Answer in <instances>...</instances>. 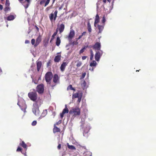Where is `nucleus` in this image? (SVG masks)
<instances>
[{"mask_svg":"<svg viewBox=\"0 0 156 156\" xmlns=\"http://www.w3.org/2000/svg\"><path fill=\"white\" fill-rule=\"evenodd\" d=\"M64 4H62L61 5V6L58 9L59 10H61L62 9L63 6H64Z\"/></svg>","mask_w":156,"mask_h":156,"instance_id":"a18cd8bd","label":"nucleus"},{"mask_svg":"<svg viewBox=\"0 0 156 156\" xmlns=\"http://www.w3.org/2000/svg\"><path fill=\"white\" fill-rule=\"evenodd\" d=\"M103 51L102 50H100L97 51L95 54V58L96 61H98L99 60L103 54Z\"/></svg>","mask_w":156,"mask_h":156,"instance_id":"0eeeda50","label":"nucleus"},{"mask_svg":"<svg viewBox=\"0 0 156 156\" xmlns=\"http://www.w3.org/2000/svg\"><path fill=\"white\" fill-rule=\"evenodd\" d=\"M56 0H52V4H53L55 2Z\"/></svg>","mask_w":156,"mask_h":156,"instance_id":"13d9d810","label":"nucleus"},{"mask_svg":"<svg viewBox=\"0 0 156 156\" xmlns=\"http://www.w3.org/2000/svg\"><path fill=\"white\" fill-rule=\"evenodd\" d=\"M81 97H78L77 102L78 103H79L81 101Z\"/></svg>","mask_w":156,"mask_h":156,"instance_id":"49530a36","label":"nucleus"},{"mask_svg":"<svg viewBox=\"0 0 156 156\" xmlns=\"http://www.w3.org/2000/svg\"><path fill=\"white\" fill-rule=\"evenodd\" d=\"M35 27H36V29L37 30V31H39V28H38V27H37V26H35Z\"/></svg>","mask_w":156,"mask_h":156,"instance_id":"6e6d98bb","label":"nucleus"},{"mask_svg":"<svg viewBox=\"0 0 156 156\" xmlns=\"http://www.w3.org/2000/svg\"><path fill=\"white\" fill-rule=\"evenodd\" d=\"M10 2L9 0H6L5 5L6 6H9L10 5Z\"/></svg>","mask_w":156,"mask_h":156,"instance_id":"c9c22d12","label":"nucleus"},{"mask_svg":"<svg viewBox=\"0 0 156 156\" xmlns=\"http://www.w3.org/2000/svg\"><path fill=\"white\" fill-rule=\"evenodd\" d=\"M87 58L86 56H83L82 57V59L83 60H85Z\"/></svg>","mask_w":156,"mask_h":156,"instance_id":"de8ad7c7","label":"nucleus"},{"mask_svg":"<svg viewBox=\"0 0 156 156\" xmlns=\"http://www.w3.org/2000/svg\"><path fill=\"white\" fill-rule=\"evenodd\" d=\"M105 21H106V20L105 19V16H104L102 18V23L103 24H104L103 25H105Z\"/></svg>","mask_w":156,"mask_h":156,"instance_id":"4c0bfd02","label":"nucleus"},{"mask_svg":"<svg viewBox=\"0 0 156 156\" xmlns=\"http://www.w3.org/2000/svg\"><path fill=\"white\" fill-rule=\"evenodd\" d=\"M37 123L36 121H34L32 123V125L33 126H35L36 125Z\"/></svg>","mask_w":156,"mask_h":156,"instance_id":"a19ab883","label":"nucleus"},{"mask_svg":"<svg viewBox=\"0 0 156 156\" xmlns=\"http://www.w3.org/2000/svg\"><path fill=\"white\" fill-rule=\"evenodd\" d=\"M87 33V32L85 31L83 32V33L82 34V36H85L86 35V34Z\"/></svg>","mask_w":156,"mask_h":156,"instance_id":"8fccbe9b","label":"nucleus"},{"mask_svg":"<svg viewBox=\"0 0 156 156\" xmlns=\"http://www.w3.org/2000/svg\"><path fill=\"white\" fill-rule=\"evenodd\" d=\"M23 0H19L20 2H22V1H23Z\"/></svg>","mask_w":156,"mask_h":156,"instance_id":"052dcab7","label":"nucleus"},{"mask_svg":"<svg viewBox=\"0 0 156 156\" xmlns=\"http://www.w3.org/2000/svg\"><path fill=\"white\" fill-rule=\"evenodd\" d=\"M41 37L40 35H39V36L38 37L37 39H36V41L35 44L34 45V46L35 47H37L38 45H39L40 43L41 42Z\"/></svg>","mask_w":156,"mask_h":156,"instance_id":"2eb2a0df","label":"nucleus"},{"mask_svg":"<svg viewBox=\"0 0 156 156\" xmlns=\"http://www.w3.org/2000/svg\"><path fill=\"white\" fill-rule=\"evenodd\" d=\"M87 30H88L89 32V33L90 34L91 33V31H92V29H91V25H90V23H89V22H88L87 24Z\"/></svg>","mask_w":156,"mask_h":156,"instance_id":"b1692460","label":"nucleus"},{"mask_svg":"<svg viewBox=\"0 0 156 156\" xmlns=\"http://www.w3.org/2000/svg\"><path fill=\"white\" fill-rule=\"evenodd\" d=\"M65 29V25L63 24H61L59 25L58 26V27L56 29L55 32H57V34L58 32L59 31V34H61L64 30Z\"/></svg>","mask_w":156,"mask_h":156,"instance_id":"6e6552de","label":"nucleus"},{"mask_svg":"<svg viewBox=\"0 0 156 156\" xmlns=\"http://www.w3.org/2000/svg\"><path fill=\"white\" fill-rule=\"evenodd\" d=\"M61 144H59L57 148L59 150L61 149Z\"/></svg>","mask_w":156,"mask_h":156,"instance_id":"09e8293b","label":"nucleus"},{"mask_svg":"<svg viewBox=\"0 0 156 156\" xmlns=\"http://www.w3.org/2000/svg\"><path fill=\"white\" fill-rule=\"evenodd\" d=\"M101 44L98 42L96 43L92 46L94 49L98 51H100L101 48Z\"/></svg>","mask_w":156,"mask_h":156,"instance_id":"9b49d317","label":"nucleus"},{"mask_svg":"<svg viewBox=\"0 0 156 156\" xmlns=\"http://www.w3.org/2000/svg\"><path fill=\"white\" fill-rule=\"evenodd\" d=\"M20 145L26 149V150L27 149V146L23 141H22L21 143L20 144Z\"/></svg>","mask_w":156,"mask_h":156,"instance_id":"4be33fe9","label":"nucleus"},{"mask_svg":"<svg viewBox=\"0 0 156 156\" xmlns=\"http://www.w3.org/2000/svg\"><path fill=\"white\" fill-rule=\"evenodd\" d=\"M102 1H103V2L104 4H105L106 2V0H103Z\"/></svg>","mask_w":156,"mask_h":156,"instance_id":"4d7b16f0","label":"nucleus"},{"mask_svg":"<svg viewBox=\"0 0 156 156\" xmlns=\"http://www.w3.org/2000/svg\"><path fill=\"white\" fill-rule=\"evenodd\" d=\"M61 55H57L55 56L54 59V61L55 62H59L61 59Z\"/></svg>","mask_w":156,"mask_h":156,"instance_id":"6ab92c4d","label":"nucleus"},{"mask_svg":"<svg viewBox=\"0 0 156 156\" xmlns=\"http://www.w3.org/2000/svg\"><path fill=\"white\" fill-rule=\"evenodd\" d=\"M87 83L86 81L84 80L83 82V83L82 84V85L83 87V89H84V88L86 87Z\"/></svg>","mask_w":156,"mask_h":156,"instance_id":"72a5a7b5","label":"nucleus"},{"mask_svg":"<svg viewBox=\"0 0 156 156\" xmlns=\"http://www.w3.org/2000/svg\"><path fill=\"white\" fill-rule=\"evenodd\" d=\"M50 37H48L47 39H45L43 41V45L45 47H46L48 45V41L49 40Z\"/></svg>","mask_w":156,"mask_h":156,"instance_id":"5701e85b","label":"nucleus"},{"mask_svg":"<svg viewBox=\"0 0 156 156\" xmlns=\"http://www.w3.org/2000/svg\"><path fill=\"white\" fill-rule=\"evenodd\" d=\"M50 0H41L40 2V4L43 5L45 3L44 6H46L49 3Z\"/></svg>","mask_w":156,"mask_h":156,"instance_id":"4468645a","label":"nucleus"},{"mask_svg":"<svg viewBox=\"0 0 156 156\" xmlns=\"http://www.w3.org/2000/svg\"><path fill=\"white\" fill-rule=\"evenodd\" d=\"M82 64V63L80 61H79L76 65V66L77 67H80Z\"/></svg>","mask_w":156,"mask_h":156,"instance_id":"e433bc0d","label":"nucleus"},{"mask_svg":"<svg viewBox=\"0 0 156 156\" xmlns=\"http://www.w3.org/2000/svg\"><path fill=\"white\" fill-rule=\"evenodd\" d=\"M22 149L20 147H18L16 150V151L17 152L20 151L22 152Z\"/></svg>","mask_w":156,"mask_h":156,"instance_id":"ea45409f","label":"nucleus"},{"mask_svg":"<svg viewBox=\"0 0 156 156\" xmlns=\"http://www.w3.org/2000/svg\"><path fill=\"white\" fill-rule=\"evenodd\" d=\"M44 85L41 84L37 85L36 88V91L39 94H42L44 91Z\"/></svg>","mask_w":156,"mask_h":156,"instance_id":"39448f33","label":"nucleus"},{"mask_svg":"<svg viewBox=\"0 0 156 156\" xmlns=\"http://www.w3.org/2000/svg\"><path fill=\"white\" fill-rule=\"evenodd\" d=\"M90 156H91V154H90Z\"/></svg>","mask_w":156,"mask_h":156,"instance_id":"0e129e2a","label":"nucleus"},{"mask_svg":"<svg viewBox=\"0 0 156 156\" xmlns=\"http://www.w3.org/2000/svg\"><path fill=\"white\" fill-rule=\"evenodd\" d=\"M136 70V72H139V70Z\"/></svg>","mask_w":156,"mask_h":156,"instance_id":"680f3d73","label":"nucleus"},{"mask_svg":"<svg viewBox=\"0 0 156 156\" xmlns=\"http://www.w3.org/2000/svg\"><path fill=\"white\" fill-rule=\"evenodd\" d=\"M61 41L59 37H58L57 38L56 41V44L58 46L60 44Z\"/></svg>","mask_w":156,"mask_h":156,"instance_id":"393cba45","label":"nucleus"},{"mask_svg":"<svg viewBox=\"0 0 156 156\" xmlns=\"http://www.w3.org/2000/svg\"><path fill=\"white\" fill-rule=\"evenodd\" d=\"M82 37V35H80V36H79V37L78 38V40H79L80 39V38H81Z\"/></svg>","mask_w":156,"mask_h":156,"instance_id":"864d4df0","label":"nucleus"},{"mask_svg":"<svg viewBox=\"0 0 156 156\" xmlns=\"http://www.w3.org/2000/svg\"><path fill=\"white\" fill-rule=\"evenodd\" d=\"M88 47V46H85L84 47L82 48L80 51L79 54L82 53L85 51V50Z\"/></svg>","mask_w":156,"mask_h":156,"instance_id":"bb28decb","label":"nucleus"},{"mask_svg":"<svg viewBox=\"0 0 156 156\" xmlns=\"http://www.w3.org/2000/svg\"><path fill=\"white\" fill-rule=\"evenodd\" d=\"M100 21L99 20V16L98 14H97L95 18L94 21V26H95V24H97Z\"/></svg>","mask_w":156,"mask_h":156,"instance_id":"aec40b11","label":"nucleus"},{"mask_svg":"<svg viewBox=\"0 0 156 156\" xmlns=\"http://www.w3.org/2000/svg\"><path fill=\"white\" fill-rule=\"evenodd\" d=\"M3 9V6L2 5L0 4V10H2Z\"/></svg>","mask_w":156,"mask_h":156,"instance_id":"603ef678","label":"nucleus"},{"mask_svg":"<svg viewBox=\"0 0 156 156\" xmlns=\"http://www.w3.org/2000/svg\"><path fill=\"white\" fill-rule=\"evenodd\" d=\"M61 122H62V120H60L58 121V122L56 123L55 124V125H58V124H61Z\"/></svg>","mask_w":156,"mask_h":156,"instance_id":"c03bdc74","label":"nucleus"},{"mask_svg":"<svg viewBox=\"0 0 156 156\" xmlns=\"http://www.w3.org/2000/svg\"><path fill=\"white\" fill-rule=\"evenodd\" d=\"M32 111L33 113L36 115H38L39 114V110L37 103H35L33 104Z\"/></svg>","mask_w":156,"mask_h":156,"instance_id":"20e7f679","label":"nucleus"},{"mask_svg":"<svg viewBox=\"0 0 156 156\" xmlns=\"http://www.w3.org/2000/svg\"><path fill=\"white\" fill-rule=\"evenodd\" d=\"M68 147L71 150H75L76 148L75 147L72 145H68Z\"/></svg>","mask_w":156,"mask_h":156,"instance_id":"2f4dec72","label":"nucleus"},{"mask_svg":"<svg viewBox=\"0 0 156 156\" xmlns=\"http://www.w3.org/2000/svg\"><path fill=\"white\" fill-rule=\"evenodd\" d=\"M60 129L57 127L55 126V124H54V128L53 129V133H55L57 132H60Z\"/></svg>","mask_w":156,"mask_h":156,"instance_id":"a211bd4d","label":"nucleus"},{"mask_svg":"<svg viewBox=\"0 0 156 156\" xmlns=\"http://www.w3.org/2000/svg\"><path fill=\"white\" fill-rule=\"evenodd\" d=\"M75 34V33L74 31L73 30H71L68 36L69 38L72 39L74 36Z\"/></svg>","mask_w":156,"mask_h":156,"instance_id":"dca6fc26","label":"nucleus"},{"mask_svg":"<svg viewBox=\"0 0 156 156\" xmlns=\"http://www.w3.org/2000/svg\"><path fill=\"white\" fill-rule=\"evenodd\" d=\"M14 17L13 15H10L7 17V20H14Z\"/></svg>","mask_w":156,"mask_h":156,"instance_id":"cd10ccee","label":"nucleus"},{"mask_svg":"<svg viewBox=\"0 0 156 156\" xmlns=\"http://www.w3.org/2000/svg\"><path fill=\"white\" fill-rule=\"evenodd\" d=\"M37 70L38 72H39L42 66V62L41 61L37 62Z\"/></svg>","mask_w":156,"mask_h":156,"instance_id":"f3484780","label":"nucleus"},{"mask_svg":"<svg viewBox=\"0 0 156 156\" xmlns=\"http://www.w3.org/2000/svg\"><path fill=\"white\" fill-rule=\"evenodd\" d=\"M53 77V74L51 72H48L46 73L45 79L47 84L51 85V80Z\"/></svg>","mask_w":156,"mask_h":156,"instance_id":"f03ea898","label":"nucleus"},{"mask_svg":"<svg viewBox=\"0 0 156 156\" xmlns=\"http://www.w3.org/2000/svg\"><path fill=\"white\" fill-rule=\"evenodd\" d=\"M57 32H55L51 36V39L50 42H51L53 40L54 38H55V36L57 35Z\"/></svg>","mask_w":156,"mask_h":156,"instance_id":"c85d7f7f","label":"nucleus"},{"mask_svg":"<svg viewBox=\"0 0 156 156\" xmlns=\"http://www.w3.org/2000/svg\"><path fill=\"white\" fill-rule=\"evenodd\" d=\"M79 94L78 93H76L75 94H73V98H78L79 97Z\"/></svg>","mask_w":156,"mask_h":156,"instance_id":"473e14b6","label":"nucleus"},{"mask_svg":"<svg viewBox=\"0 0 156 156\" xmlns=\"http://www.w3.org/2000/svg\"><path fill=\"white\" fill-rule=\"evenodd\" d=\"M28 96L30 99L33 101H35L37 98V95L35 92H31L29 93Z\"/></svg>","mask_w":156,"mask_h":156,"instance_id":"7ed1b4c3","label":"nucleus"},{"mask_svg":"<svg viewBox=\"0 0 156 156\" xmlns=\"http://www.w3.org/2000/svg\"><path fill=\"white\" fill-rule=\"evenodd\" d=\"M35 41L34 39H32L31 41V43L32 45H34L35 44Z\"/></svg>","mask_w":156,"mask_h":156,"instance_id":"58836bf2","label":"nucleus"},{"mask_svg":"<svg viewBox=\"0 0 156 156\" xmlns=\"http://www.w3.org/2000/svg\"><path fill=\"white\" fill-rule=\"evenodd\" d=\"M69 113L70 114H73V116L75 117L79 115L80 114V109L78 106H76L75 108H72L70 110Z\"/></svg>","mask_w":156,"mask_h":156,"instance_id":"f257e3e1","label":"nucleus"},{"mask_svg":"<svg viewBox=\"0 0 156 156\" xmlns=\"http://www.w3.org/2000/svg\"><path fill=\"white\" fill-rule=\"evenodd\" d=\"M50 61H49V62H48L47 63V66H49V65H50Z\"/></svg>","mask_w":156,"mask_h":156,"instance_id":"5fc2aeb1","label":"nucleus"},{"mask_svg":"<svg viewBox=\"0 0 156 156\" xmlns=\"http://www.w3.org/2000/svg\"><path fill=\"white\" fill-rule=\"evenodd\" d=\"M97 64V63L94 60L90 63V66L91 67H95L96 66Z\"/></svg>","mask_w":156,"mask_h":156,"instance_id":"a878e982","label":"nucleus"},{"mask_svg":"<svg viewBox=\"0 0 156 156\" xmlns=\"http://www.w3.org/2000/svg\"><path fill=\"white\" fill-rule=\"evenodd\" d=\"M68 62L67 61L63 62L60 67V69L62 72L64 71L66 67L68 65Z\"/></svg>","mask_w":156,"mask_h":156,"instance_id":"f8f14e48","label":"nucleus"},{"mask_svg":"<svg viewBox=\"0 0 156 156\" xmlns=\"http://www.w3.org/2000/svg\"><path fill=\"white\" fill-rule=\"evenodd\" d=\"M90 60H92L93 59V58L94 54H93V51L92 50H90Z\"/></svg>","mask_w":156,"mask_h":156,"instance_id":"7c9ffc66","label":"nucleus"},{"mask_svg":"<svg viewBox=\"0 0 156 156\" xmlns=\"http://www.w3.org/2000/svg\"><path fill=\"white\" fill-rule=\"evenodd\" d=\"M53 82L54 84H52L51 86L53 87L55 86V85L58 83L59 81V78L58 75L57 74H55L54 75L53 77Z\"/></svg>","mask_w":156,"mask_h":156,"instance_id":"423d86ee","label":"nucleus"},{"mask_svg":"<svg viewBox=\"0 0 156 156\" xmlns=\"http://www.w3.org/2000/svg\"><path fill=\"white\" fill-rule=\"evenodd\" d=\"M52 5H51L49 6H48V7H47L45 9V10L46 11H49L50 9H51L52 8Z\"/></svg>","mask_w":156,"mask_h":156,"instance_id":"f704fd0d","label":"nucleus"},{"mask_svg":"<svg viewBox=\"0 0 156 156\" xmlns=\"http://www.w3.org/2000/svg\"><path fill=\"white\" fill-rule=\"evenodd\" d=\"M58 11L56 10L54 14L53 13H51L49 16V18L51 21H52L53 20L54 21L56 20V17H57V14Z\"/></svg>","mask_w":156,"mask_h":156,"instance_id":"1a4fd4ad","label":"nucleus"},{"mask_svg":"<svg viewBox=\"0 0 156 156\" xmlns=\"http://www.w3.org/2000/svg\"><path fill=\"white\" fill-rule=\"evenodd\" d=\"M86 75V73L85 72H84V73H83L82 75L81 78L82 79Z\"/></svg>","mask_w":156,"mask_h":156,"instance_id":"79ce46f5","label":"nucleus"},{"mask_svg":"<svg viewBox=\"0 0 156 156\" xmlns=\"http://www.w3.org/2000/svg\"><path fill=\"white\" fill-rule=\"evenodd\" d=\"M69 112V110L67 107L66 105H65V107L64 109L63 110L62 112L60 114V117L61 119H62L64 116V115L65 113H68Z\"/></svg>","mask_w":156,"mask_h":156,"instance_id":"ddd939ff","label":"nucleus"},{"mask_svg":"<svg viewBox=\"0 0 156 156\" xmlns=\"http://www.w3.org/2000/svg\"><path fill=\"white\" fill-rule=\"evenodd\" d=\"M67 90H73L74 91L75 90V89L72 87V85H69L67 88Z\"/></svg>","mask_w":156,"mask_h":156,"instance_id":"c756f323","label":"nucleus"},{"mask_svg":"<svg viewBox=\"0 0 156 156\" xmlns=\"http://www.w3.org/2000/svg\"><path fill=\"white\" fill-rule=\"evenodd\" d=\"M30 43V41L28 40H26L25 41V44H29Z\"/></svg>","mask_w":156,"mask_h":156,"instance_id":"3c124183","label":"nucleus"},{"mask_svg":"<svg viewBox=\"0 0 156 156\" xmlns=\"http://www.w3.org/2000/svg\"><path fill=\"white\" fill-rule=\"evenodd\" d=\"M104 25H98V29L99 30V31L98 32V33H101L102 32V30H103L104 28Z\"/></svg>","mask_w":156,"mask_h":156,"instance_id":"412c9836","label":"nucleus"},{"mask_svg":"<svg viewBox=\"0 0 156 156\" xmlns=\"http://www.w3.org/2000/svg\"><path fill=\"white\" fill-rule=\"evenodd\" d=\"M17 105H19V106H20V102H18V103H17Z\"/></svg>","mask_w":156,"mask_h":156,"instance_id":"bf43d9fd","label":"nucleus"},{"mask_svg":"<svg viewBox=\"0 0 156 156\" xmlns=\"http://www.w3.org/2000/svg\"><path fill=\"white\" fill-rule=\"evenodd\" d=\"M9 9V6H6L4 9V11L5 12L7 11Z\"/></svg>","mask_w":156,"mask_h":156,"instance_id":"37998d69","label":"nucleus"},{"mask_svg":"<svg viewBox=\"0 0 156 156\" xmlns=\"http://www.w3.org/2000/svg\"><path fill=\"white\" fill-rule=\"evenodd\" d=\"M1 1L3 2L4 1V0H1Z\"/></svg>","mask_w":156,"mask_h":156,"instance_id":"e2e57ef3","label":"nucleus"},{"mask_svg":"<svg viewBox=\"0 0 156 156\" xmlns=\"http://www.w3.org/2000/svg\"><path fill=\"white\" fill-rule=\"evenodd\" d=\"M31 0H25L24 1H22L21 2L24 7L25 9L27 8L30 4Z\"/></svg>","mask_w":156,"mask_h":156,"instance_id":"9d476101","label":"nucleus"}]
</instances>
